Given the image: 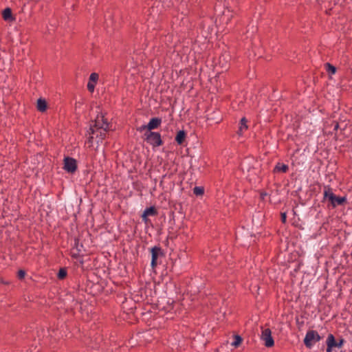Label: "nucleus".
<instances>
[{"mask_svg":"<svg viewBox=\"0 0 352 352\" xmlns=\"http://www.w3.org/2000/svg\"><path fill=\"white\" fill-rule=\"evenodd\" d=\"M108 131L109 129H105V128H89V131H87L89 135L87 140L89 146H93L94 139H96V143L98 144L102 143V141L106 138Z\"/></svg>","mask_w":352,"mask_h":352,"instance_id":"f257e3e1","label":"nucleus"},{"mask_svg":"<svg viewBox=\"0 0 352 352\" xmlns=\"http://www.w3.org/2000/svg\"><path fill=\"white\" fill-rule=\"evenodd\" d=\"M144 140L153 147H158L163 144V141L160 133L153 131H146Z\"/></svg>","mask_w":352,"mask_h":352,"instance_id":"f03ea898","label":"nucleus"},{"mask_svg":"<svg viewBox=\"0 0 352 352\" xmlns=\"http://www.w3.org/2000/svg\"><path fill=\"white\" fill-rule=\"evenodd\" d=\"M321 340L320 336L315 330L307 331L304 338V344L308 349H311L312 346Z\"/></svg>","mask_w":352,"mask_h":352,"instance_id":"7ed1b4c3","label":"nucleus"},{"mask_svg":"<svg viewBox=\"0 0 352 352\" xmlns=\"http://www.w3.org/2000/svg\"><path fill=\"white\" fill-rule=\"evenodd\" d=\"M151 266L152 268H155L157 265V259L164 256L163 250L160 246L155 245L151 249Z\"/></svg>","mask_w":352,"mask_h":352,"instance_id":"20e7f679","label":"nucleus"},{"mask_svg":"<svg viewBox=\"0 0 352 352\" xmlns=\"http://www.w3.org/2000/svg\"><path fill=\"white\" fill-rule=\"evenodd\" d=\"M93 124L90 125L89 128H98V129H103L109 130V123L107 120L105 118L104 115L102 113H98L95 119L93 121Z\"/></svg>","mask_w":352,"mask_h":352,"instance_id":"39448f33","label":"nucleus"},{"mask_svg":"<svg viewBox=\"0 0 352 352\" xmlns=\"http://www.w3.org/2000/svg\"><path fill=\"white\" fill-rule=\"evenodd\" d=\"M77 162L76 160L70 157H65L64 159V166L63 168L67 173H73L77 170Z\"/></svg>","mask_w":352,"mask_h":352,"instance_id":"423d86ee","label":"nucleus"},{"mask_svg":"<svg viewBox=\"0 0 352 352\" xmlns=\"http://www.w3.org/2000/svg\"><path fill=\"white\" fill-rule=\"evenodd\" d=\"M261 338L264 341L266 347H272L274 345V340L272 336V331L269 328L262 331Z\"/></svg>","mask_w":352,"mask_h":352,"instance_id":"0eeeda50","label":"nucleus"},{"mask_svg":"<svg viewBox=\"0 0 352 352\" xmlns=\"http://www.w3.org/2000/svg\"><path fill=\"white\" fill-rule=\"evenodd\" d=\"M83 245L80 243V240L78 238L74 239V243L73 245V251L71 253V256L72 258H77L80 256V253L82 251V248Z\"/></svg>","mask_w":352,"mask_h":352,"instance_id":"6e6552de","label":"nucleus"},{"mask_svg":"<svg viewBox=\"0 0 352 352\" xmlns=\"http://www.w3.org/2000/svg\"><path fill=\"white\" fill-rule=\"evenodd\" d=\"M162 124V119L160 118H152L147 124V131H151L153 129H157Z\"/></svg>","mask_w":352,"mask_h":352,"instance_id":"1a4fd4ad","label":"nucleus"},{"mask_svg":"<svg viewBox=\"0 0 352 352\" xmlns=\"http://www.w3.org/2000/svg\"><path fill=\"white\" fill-rule=\"evenodd\" d=\"M327 352H332L333 348L336 347L337 341L333 334H329L327 339Z\"/></svg>","mask_w":352,"mask_h":352,"instance_id":"9d476101","label":"nucleus"},{"mask_svg":"<svg viewBox=\"0 0 352 352\" xmlns=\"http://www.w3.org/2000/svg\"><path fill=\"white\" fill-rule=\"evenodd\" d=\"M346 201V198L344 197H337L336 195H331V204L333 207L338 205L343 204Z\"/></svg>","mask_w":352,"mask_h":352,"instance_id":"9b49d317","label":"nucleus"},{"mask_svg":"<svg viewBox=\"0 0 352 352\" xmlns=\"http://www.w3.org/2000/svg\"><path fill=\"white\" fill-rule=\"evenodd\" d=\"M247 123V119L245 117H243L240 120L239 130L237 131L239 135H242L243 133L248 130V126Z\"/></svg>","mask_w":352,"mask_h":352,"instance_id":"f8f14e48","label":"nucleus"},{"mask_svg":"<svg viewBox=\"0 0 352 352\" xmlns=\"http://www.w3.org/2000/svg\"><path fill=\"white\" fill-rule=\"evenodd\" d=\"M2 16L3 20L6 21H13L15 20V18L12 16V10L10 8H6L3 10Z\"/></svg>","mask_w":352,"mask_h":352,"instance_id":"ddd939ff","label":"nucleus"},{"mask_svg":"<svg viewBox=\"0 0 352 352\" xmlns=\"http://www.w3.org/2000/svg\"><path fill=\"white\" fill-rule=\"evenodd\" d=\"M207 120L211 121L214 123H219L221 122V118L219 116V111H213L211 114L207 115Z\"/></svg>","mask_w":352,"mask_h":352,"instance_id":"4468645a","label":"nucleus"},{"mask_svg":"<svg viewBox=\"0 0 352 352\" xmlns=\"http://www.w3.org/2000/svg\"><path fill=\"white\" fill-rule=\"evenodd\" d=\"M288 170V165L278 162L274 168V173H287Z\"/></svg>","mask_w":352,"mask_h":352,"instance_id":"2eb2a0df","label":"nucleus"},{"mask_svg":"<svg viewBox=\"0 0 352 352\" xmlns=\"http://www.w3.org/2000/svg\"><path fill=\"white\" fill-rule=\"evenodd\" d=\"M186 137V133L184 130L179 131L175 137V141L179 145L183 144Z\"/></svg>","mask_w":352,"mask_h":352,"instance_id":"dca6fc26","label":"nucleus"},{"mask_svg":"<svg viewBox=\"0 0 352 352\" xmlns=\"http://www.w3.org/2000/svg\"><path fill=\"white\" fill-rule=\"evenodd\" d=\"M47 102L45 99L39 98L37 100V109L41 112H44L47 109Z\"/></svg>","mask_w":352,"mask_h":352,"instance_id":"f3484780","label":"nucleus"},{"mask_svg":"<svg viewBox=\"0 0 352 352\" xmlns=\"http://www.w3.org/2000/svg\"><path fill=\"white\" fill-rule=\"evenodd\" d=\"M144 215H151V216H155L157 214V210L154 206H151L149 208H146L145 209Z\"/></svg>","mask_w":352,"mask_h":352,"instance_id":"a211bd4d","label":"nucleus"},{"mask_svg":"<svg viewBox=\"0 0 352 352\" xmlns=\"http://www.w3.org/2000/svg\"><path fill=\"white\" fill-rule=\"evenodd\" d=\"M67 275V269L65 267L60 268L57 274V278L59 280H63Z\"/></svg>","mask_w":352,"mask_h":352,"instance_id":"6ab92c4d","label":"nucleus"},{"mask_svg":"<svg viewBox=\"0 0 352 352\" xmlns=\"http://www.w3.org/2000/svg\"><path fill=\"white\" fill-rule=\"evenodd\" d=\"M325 68L329 74H334L336 72V67L329 63H325Z\"/></svg>","mask_w":352,"mask_h":352,"instance_id":"aec40b11","label":"nucleus"},{"mask_svg":"<svg viewBox=\"0 0 352 352\" xmlns=\"http://www.w3.org/2000/svg\"><path fill=\"white\" fill-rule=\"evenodd\" d=\"M331 195H334L331 188L329 186L325 187V190L324 191V199H328L331 201Z\"/></svg>","mask_w":352,"mask_h":352,"instance_id":"412c9836","label":"nucleus"},{"mask_svg":"<svg viewBox=\"0 0 352 352\" xmlns=\"http://www.w3.org/2000/svg\"><path fill=\"white\" fill-rule=\"evenodd\" d=\"M193 192L196 195H202L204 193V189L203 187L196 186L193 189Z\"/></svg>","mask_w":352,"mask_h":352,"instance_id":"4be33fe9","label":"nucleus"},{"mask_svg":"<svg viewBox=\"0 0 352 352\" xmlns=\"http://www.w3.org/2000/svg\"><path fill=\"white\" fill-rule=\"evenodd\" d=\"M242 342V338L240 336L236 335L234 336V341L232 343V346L237 347Z\"/></svg>","mask_w":352,"mask_h":352,"instance_id":"5701e85b","label":"nucleus"},{"mask_svg":"<svg viewBox=\"0 0 352 352\" xmlns=\"http://www.w3.org/2000/svg\"><path fill=\"white\" fill-rule=\"evenodd\" d=\"M98 74L96 73H91L89 76V82H92L94 84H96L98 80Z\"/></svg>","mask_w":352,"mask_h":352,"instance_id":"b1692460","label":"nucleus"},{"mask_svg":"<svg viewBox=\"0 0 352 352\" xmlns=\"http://www.w3.org/2000/svg\"><path fill=\"white\" fill-rule=\"evenodd\" d=\"M95 86L96 84L89 81L87 85L88 91H90L91 93L94 92Z\"/></svg>","mask_w":352,"mask_h":352,"instance_id":"393cba45","label":"nucleus"},{"mask_svg":"<svg viewBox=\"0 0 352 352\" xmlns=\"http://www.w3.org/2000/svg\"><path fill=\"white\" fill-rule=\"evenodd\" d=\"M25 276V270H19L18 273H17V277L19 278V279H23L24 278Z\"/></svg>","mask_w":352,"mask_h":352,"instance_id":"a878e982","label":"nucleus"},{"mask_svg":"<svg viewBox=\"0 0 352 352\" xmlns=\"http://www.w3.org/2000/svg\"><path fill=\"white\" fill-rule=\"evenodd\" d=\"M137 130L140 132H142L144 130L147 131V124H143L141 126L138 127Z\"/></svg>","mask_w":352,"mask_h":352,"instance_id":"bb28decb","label":"nucleus"},{"mask_svg":"<svg viewBox=\"0 0 352 352\" xmlns=\"http://www.w3.org/2000/svg\"><path fill=\"white\" fill-rule=\"evenodd\" d=\"M287 220V214L285 212L281 213V221L283 223L286 222Z\"/></svg>","mask_w":352,"mask_h":352,"instance_id":"cd10ccee","label":"nucleus"},{"mask_svg":"<svg viewBox=\"0 0 352 352\" xmlns=\"http://www.w3.org/2000/svg\"><path fill=\"white\" fill-rule=\"evenodd\" d=\"M344 339H340L339 342H337L336 347H341L344 343Z\"/></svg>","mask_w":352,"mask_h":352,"instance_id":"c85d7f7f","label":"nucleus"},{"mask_svg":"<svg viewBox=\"0 0 352 352\" xmlns=\"http://www.w3.org/2000/svg\"><path fill=\"white\" fill-rule=\"evenodd\" d=\"M147 216H148V215H144V212H143V214H142V220H143L144 222H147V221H148Z\"/></svg>","mask_w":352,"mask_h":352,"instance_id":"c756f323","label":"nucleus"},{"mask_svg":"<svg viewBox=\"0 0 352 352\" xmlns=\"http://www.w3.org/2000/svg\"><path fill=\"white\" fill-rule=\"evenodd\" d=\"M338 128H339V124H338V122H335L333 129H334L335 131H337Z\"/></svg>","mask_w":352,"mask_h":352,"instance_id":"7c9ffc66","label":"nucleus"},{"mask_svg":"<svg viewBox=\"0 0 352 352\" xmlns=\"http://www.w3.org/2000/svg\"><path fill=\"white\" fill-rule=\"evenodd\" d=\"M326 13L329 14V11H326Z\"/></svg>","mask_w":352,"mask_h":352,"instance_id":"2f4dec72","label":"nucleus"}]
</instances>
